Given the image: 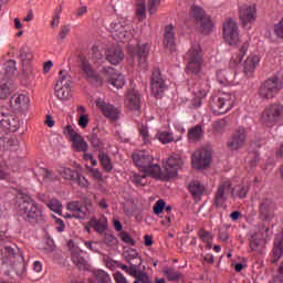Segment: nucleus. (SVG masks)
Wrapping results in <instances>:
<instances>
[{
	"label": "nucleus",
	"mask_w": 283,
	"mask_h": 283,
	"mask_svg": "<svg viewBox=\"0 0 283 283\" xmlns=\"http://www.w3.org/2000/svg\"><path fill=\"white\" fill-rule=\"evenodd\" d=\"M260 65V56L250 55L243 63V72L247 76H251L255 72V67Z\"/></svg>",
	"instance_id": "29"
},
{
	"label": "nucleus",
	"mask_w": 283,
	"mask_h": 283,
	"mask_svg": "<svg viewBox=\"0 0 283 283\" xmlns=\"http://www.w3.org/2000/svg\"><path fill=\"white\" fill-rule=\"evenodd\" d=\"M133 163L143 174H148L151 178L160 179L163 177L160 165L154 164V156L145 150L134 153Z\"/></svg>",
	"instance_id": "1"
},
{
	"label": "nucleus",
	"mask_w": 283,
	"mask_h": 283,
	"mask_svg": "<svg viewBox=\"0 0 283 283\" xmlns=\"http://www.w3.org/2000/svg\"><path fill=\"white\" fill-rule=\"evenodd\" d=\"M161 0H148V12L149 14H156L158 8H160Z\"/></svg>",
	"instance_id": "55"
},
{
	"label": "nucleus",
	"mask_w": 283,
	"mask_h": 283,
	"mask_svg": "<svg viewBox=\"0 0 283 283\" xmlns=\"http://www.w3.org/2000/svg\"><path fill=\"white\" fill-rule=\"evenodd\" d=\"M103 74L106 76L109 85H113V87L120 90L125 85V76L120 73H116V70H114V67H104Z\"/></svg>",
	"instance_id": "17"
},
{
	"label": "nucleus",
	"mask_w": 283,
	"mask_h": 283,
	"mask_svg": "<svg viewBox=\"0 0 283 283\" xmlns=\"http://www.w3.org/2000/svg\"><path fill=\"white\" fill-rule=\"evenodd\" d=\"M234 191L235 190L233 189V187H231L230 181L221 184L216 192L214 207H222V205L227 202V197H224V193H234Z\"/></svg>",
	"instance_id": "21"
},
{
	"label": "nucleus",
	"mask_w": 283,
	"mask_h": 283,
	"mask_svg": "<svg viewBox=\"0 0 283 283\" xmlns=\"http://www.w3.org/2000/svg\"><path fill=\"white\" fill-rule=\"evenodd\" d=\"M98 160L104 171H106V174H112V170L114 169V165L112 164V158H109V155H107L105 151H99Z\"/></svg>",
	"instance_id": "35"
},
{
	"label": "nucleus",
	"mask_w": 283,
	"mask_h": 283,
	"mask_svg": "<svg viewBox=\"0 0 283 283\" xmlns=\"http://www.w3.org/2000/svg\"><path fill=\"white\" fill-rule=\"evenodd\" d=\"M229 125V118H221L216 120L212 124V134L216 138H218V136H222V134H224V129H227V126Z\"/></svg>",
	"instance_id": "32"
},
{
	"label": "nucleus",
	"mask_w": 283,
	"mask_h": 283,
	"mask_svg": "<svg viewBox=\"0 0 283 283\" xmlns=\"http://www.w3.org/2000/svg\"><path fill=\"white\" fill-rule=\"evenodd\" d=\"M48 207L54 213H59V216H61V212L63 211L62 210L63 205H61L60 201L56 199H51L50 202L48 203Z\"/></svg>",
	"instance_id": "50"
},
{
	"label": "nucleus",
	"mask_w": 283,
	"mask_h": 283,
	"mask_svg": "<svg viewBox=\"0 0 283 283\" xmlns=\"http://www.w3.org/2000/svg\"><path fill=\"white\" fill-rule=\"evenodd\" d=\"M158 139L163 145H169V143H174V134L169 132H163L159 134Z\"/></svg>",
	"instance_id": "52"
},
{
	"label": "nucleus",
	"mask_w": 283,
	"mask_h": 283,
	"mask_svg": "<svg viewBox=\"0 0 283 283\" xmlns=\"http://www.w3.org/2000/svg\"><path fill=\"white\" fill-rule=\"evenodd\" d=\"M211 165V157L207 154L200 153L198 156L192 158V167L195 169H207Z\"/></svg>",
	"instance_id": "30"
},
{
	"label": "nucleus",
	"mask_w": 283,
	"mask_h": 283,
	"mask_svg": "<svg viewBox=\"0 0 283 283\" xmlns=\"http://www.w3.org/2000/svg\"><path fill=\"white\" fill-rule=\"evenodd\" d=\"M73 182H76V185H78V187H81L82 189H87V187H90V180L83 177V175H81L80 172H77V176L75 177V179H73Z\"/></svg>",
	"instance_id": "51"
},
{
	"label": "nucleus",
	"mask_w": 283,
	"mask_h": 283,
	"mask_svg": "<svg viewBox=\"0 0 283 283\" xmlns=\"http://www.w3.org/2000/svg\"><path fill=\"white\" fill-rule=\"evenodd\" d=\"M88 143L95 149V151H102L103 150V140L98 138V128H93L92 134L87 136Z\"/></svg>",
	"instance_id": "33"
},
{
	"label": "nucleus",
	"mask_w": 283,
	"mask_h": 283,
	"mask_svg": "<svg viewBox=\"0 0 283 283\" xmlns=\"http://www.w3.org/2000/svg\"><path fill=\"white\" fill-rule=\"evenodd\" d=\"M55 94L60 101L72 98V76L67 71H60V78L55 84Z\"/></svg>",
	"instance_id": "7"
},
{
	"label": "nucleus",
	"mask_w": 283,
	"mask_h": 283,
	"mask_svg": "<svg viewBox=\"0 0 283 283\" xmlns=\"http://www.w3.org/2000/svg\"><path fill=\"white\" fill-rule=\"evenodd\" d=\"M147 176H149L147 172H144L143 175L134 174L130 177V180L134 185H137V187H145V185H147V181H145Z\"/></svg>",
	"instance_id": "45"
},
{
	"label": "nucleus",
	"mask_w": 283,
	"mask_h": 283,
	"mask_svg": "<svg viewBox=\"0 0 283 283\" xmlns=\"http://www.w3.org/2000/svg\"><path fill=\"white\" fill-rule=\"evenodd\" d=\"M38 207H39V203H36V200H34L32 197L28 195H23L18 206V209H19L20 216H22L24 220L25 216H29V213H31L32 210Z\"/></svg>",
	"instance_id": "20"
},
{
	"label": "nucleus",
	"mask_w": 283,
	"mask_h": 283,
	"mask_svg": "<svg viewBox=\"0 0 283 283\" xmlns=\"http://www.w3.org/2000/svg\"><path fill=\"white\" fill-rule=\"evenodd\" d=\"M259 218L263 222H271L275 218V202L271 198H263L259 202Z\"/></svg>",
	"instance_id": "16"
},
{
	"label": "nucleus",
	"mask_w": 283,
	"mask_h": 283,
	"mask_svg": "<svg viewBox=\"0 0 283 283\" xmlns=\"http://www.w3.org/2000/svg\"><path fill=\"white\" fill-rule=\"evenodd\" d=\"M223 39L228 45H238L240 33L238 32V23L233 19H228L223 23Z\"/></svg>",
	"instance_id": "13"
},
{
	"label": "nucleus",
	"mask_w": 283,
	"mask_h": 283,
	"mask_svg": "<svg viewBox=\"0 0 283 283\" xmlns=\"http://www.w3.org/2000/svg\"><path fill=\"white\" fill-rule=\"evenodd\" d=\"M76 170H73L71 168H63L60 174L62 176V178H64V180H73L75 179V177L77 176Z\"/></svg>",
	"instance_id": "47"
},
{
	"label": "nucleus",
	"mask_w": 283,
	"mask_h": 283,
	"mask_svg": "<svg viewBox=\"0 0 283 283\" xmlns=\"http://www.w3.org/2000/svg\"><path fill=\"white\" fill-rule=\"evenodd\" d=\"M163 273L165 276H167L168 282H178L180 277H182V274L179 272H176L174 268L165 266L163 269Z\"/></svg>",
	"instance_id": "40"
},
{
	"label": "nucleus",
	"mask_w": 283,
	"mask_h": 283,
	"mask_svg": "<svg viewBox=\"0 0 283 283\" xmlns=\"http://www.w3.org/2000/svg\"><path fill=\"white\" fill-rule=\"evenodd\" d=\"M165 205H167V202H165V200L163 199L156 201L153 208L155 216H160V213H163V211L165 210Z\"/></svg>",
	"instance_id": "56"
},
{
	"label": "nucleus",
	"mask_w": 283,
	"mask_h": 283,
	"mask_svg": "<svg viewBox=\"0 0 283 283\" xmlns=\"http://www.w3.org/2000/svg\"><path fill=\"white\" fill-rule=\"evenodd\" d=\"M233 95L223 93L219 97L212 98L211 107L216 114H227L233 107Z\"/></svg>",
	"instance_id": "10"
},
{
	"label": "nucleus",
	"mask_w": 283,
	"mask_h": 283,
	"mask_svg": "<svg viewBox=\"0 0 283 283\" xmlns=\"http://www.w3.org/2000/svg\"><path fill=\"white\" fill-rule=\"evenodd\" d=\"M150 90L155 98H161L165 94V90H167V84L165 83V78H163L160 69H155L153 71L150 78Z\"/></svg>",
	"instance_id": "12"
},
{
	"label": "nucleus",
	"mask_w": 283,
	"mask_h": 283,
	"mask_svg": "<svg viewBox=\"0 0 283 283\" xmlns=\"http://www.w3.org/2000/svg\"><path fill=\"white\" fill-rule=\"evenodd\" d=\"M127 107L133 112L134 116H140V106L143 104V97L140 96V92L136 90L129 91L127 94Z\"/></svg>",
	"instance_id": "19"
},
{
	"label": "nucleus",
	"mask_w": 283,
	"mask_h": 283,
	"mask_svg": "<svg viewBox=\"0 0 283 283\" xmlns=\"http://www.w3.org/2000/svg\"><path fill=\"white\" fill-rule=\"evenodd\" d=\"M90 227L96 231V233H105L107 231V218L103 217L99 219L92 218L88 221Z\"/></svg>",
	"instance_id": "31"
},
{
	"label": "nucleus",
	"mask_w": 283,
	"mask_h": 283,
	"mask_svg": "<svg viewBox=\"0 0 283 283\" xmlns=\"http://www.w3.org/2000/svg\"><path fill=\"white\" fill-rule=\"evenodd\" d=\"M199 237L203 242H207L208 240H213V235L207 230H200Z\"/></svg>",
	"instance_id": "64"
},
{
	"label": "nucleus",
	"mask_w": 283,
	"mask_h": 283,
	"mask_svg": "<svg viewBox=\"0 0 283 283\" xmlns=\"http://www.w3.org/2000/svg\"><path fill=\"white\" fill-rule=\"evenodd\" d=\"M283 118V105L273 103L268 105L261 115V124L264 127H275Z\"/></svg>",
	"instance_id": "5"
},
{
	"label": "nucleus",
	"mask_w": 283,
	"mask_h": 283,
	"mask_svg": "<svg viewBox=\"0 0 283 283\" xmlns=\"http://www.w3.org/2000/svg\"><path fill=\"white\" fill-rule=\"evenodd\" d=\"M164 45L170 52H176V33L174 32V24H169L164 29Z\"/></svg>",
	"instance_id": "23"
},
{
	"label": "nucleus",
	"mask_w": 283,
	"mask_h": 283,
	"mask_svg": "<svg viewBox=\"0 0 283 283\" xmlns=\"http://www.w3.org/2000/svg\"><path fill=\"white\" fill-rule=\"evenodd\" d=\"M96 282L98 283H112V277L109 276V274H107V272L103 271V270H97L94 272Z\"/></svg>",
	"instance_id": "46"
},
{
	"label": "nucleus",
	"mask_w": 283,
	"mask_h": 283,
	"mask_svg": "<svg viewBox=\"0 0 283 283\" xmlns=\"http://www.w3.org/2000/svg\"><path fill=\"white\" fill-rule=\"evenodd\" d=\"M77 123H78L80 127H82V129H85V127H87V125H90V115H87V114L80 115Z\"/></svg>",
	"instance_id": "61"
},
{
	"label": "nucleus",
	"mask_w": 283,
	"mask_h": 283,
	"mask_svg": "<svg viewBox=\"0 0 283 283\" xmlns=\"http://www.w3.org/2000/svg\"><path fill=\"white\" fill-rule=\"evenodd\" d=\"M248 193H249V186H244V185L238 186V189H237L238 198L242 200L247 198Z\"/></svg>",
	"instance_id": "59"
},
{
	"label": "nucleus",
	"mask_w": 283,
	"mask_h": 283,
	"mask_svg": "<svg viewBox=\"0 0 283 283\" xmlns=\"http://www.w3.org/2000/svg\"><path fill=\"white\" fill-rule=\"evenodd\" d=\"M185 161L182 157L178 154H172L166 161L164 180H169V178H176L178 176V169H182Z\"/></svg>",
	"instance_id": "15"
},
{
	"label": "nucleus",
	"mask_w": 283,
	"mask_h": 283,
	"mask_svg": "<svg viewBox=\"0 0 283 283\" xmlns=\"http://www.w3.org/2000/svg\"><path fill=\"white\" fill-rule=\"evenodd\" d=\"M126 260L128 264H132L134 260H136V264H143V259L140 258V255H138V252L136 250L128 251Z\"/></svg>",
	"instance_id": "49"
},
{
	"label": "nucleus",
	"mask_w": 283,
	"mask_h": 283,
	"mask_svg": "<svg viewBox=\"0 0 283 283\" xmlns=\"http://www.w3.org/2000/svg\"><path fill=\"white\" fill-rule=\"evenodd\" d=\"M81 70L84 74V78L93 85V87H103V77L92 66L90 61L86 59L81 60Z\"/></svg>",
	"instance_id": "8"
},
{
	"label": "nucleus",
	"mask_w": 283,
	"mask_h": 283,
	"mask_svg": "<svg viewBox=\"0 0 283 283\" xmlns=\"http://www.w3.org/2000/svg\"><path fill=\"white\" fill-rule=\"evenodd\" d=\"M69 211H72L73 218L76 220H85L87 218V206L81 203V201H71L67 203Z\"/></svg>",
	"instance_id": "22"
},
{
	"label": "nucleus",
	"mask_w": 283,
	"mask_h": 283,
	"mask_svg": "<svg viewBox=\"0 0 283 283\" xmlns=\"http://www.w3.org/2000/svg\"><path fill=\"white\" fill-rule=\"evenodd\" d=\"M24 221L32 224V227H36V224H45V216H43V210H41V208L38 206L31 210L29 216L24 217Z\"/></svg>",
	"instance_id": "24"
},
{
	"label": "nucleus",
	"mask_w": 283,
	"mask_h": 283,
	"mask_svg": "<svg viewBox=\"0 0 283 283\" xmlns=\"http://www.w3.org/2000/svg\"><path fill=\"white\" fill-rule=\"evenodd\" d=\"M186 60L188 61L185 69L186 74L202 78V76H205V73L202 72V50L199 44H195L188 50Z\"/></svg>",
	"instance_id": "2"
},
{
	"label": "nucleus",
	"mask_w": 283,
	"mask_h": 283,
	"mask_svg": "<svg viewBox=\"0 0 283 283\" xmlns=\"http://www.w3.org/2000/svg\"><path fill=\"white\" fill-rule=\"evenodd\" d=\"M258 17V9L255 4L249 6L245 9L240 11V20L242 21L243 25L247 23H253Z\"/></svg>",
	"instance_id": "27"
},
{
	"label": "nucleus",
	"mask_w": 283,
	"mask_h": 283,
	"mask_svg": "<svg viewBox=\"0 0 283 283\" xmlns=\"http://www.w3.org/2000/svg\"><path fill=\"white\" fill-rule=\"evenodd\" d=\"M104 242L106 243V247H116L118 244V239H116L114 234L105 232Z\"/></svg>",
	"instance_id": "54"
},
{
	"label": "nucleus",
	"mask_w": 283,
	"mask_h": 283,
	"mask_svg": "<svg viewBox=\"0 0 283 283\" xmlns=\"http://www.w3.org/2000/svg\"><path fill=\"white\" fill-rule=\"evenodd\" d=\"M136 17L138 21H144V19H147V4H145V2L137 3Z\"/></svg>",
	"instance_id": "44"
},
{
	"label": "nucleus",
	"mask_w": 283,
	"mask_h": 283,
	"mask_svg": "<svg viewBox=\"0 0 283 283\" xmlns=\"http://www.w3.org/2000/svg\"><path fill=\"white\" fill-rule=\"evenodd\" d=\"M133 283H154V282H151L149 274L143 273V274H139L138 276H135V281Z\"/></svg>",
	"instance_id": "60"
},
{
	"label": "nucleus",
	"mask_w": 283,
	"mask_h": 283,
	"mask_svg": "<svg viewBox=\"0 0 283 283\" xmlns=\"http://www.w3.org/2000/svg\"><path fill=\"white\" fill-rule=\"evenodd\" d=\"M95 105L98 109H101L103 116H105V118H108L109 120H118L119 116V112L118 108H116V106L106 103L105 101L97 98L95 102Z\"/></svg>",
	"instance_id": "18"
},
{
	"label": "nucleus",
	"mask_w": 283,
	"mask_h": 283,
	"mask_svg": "<svg viewBox=\"0 0 283 283\" xmlns=\"http://www.w3.org/2000/svg\"><path fill=\"white\" fill-rule=\"evenodd\" d=\"M205 134L201 125H196L195 127L188 129V139L189 140H200Z\"/></svg>",
	"instance_id": "41"
},
{
	"label": "nucleus",
	"mask_w": 283,
	"mask_h": 283,
	"mask_svg": "<svg viewBox=\"0 0 283 283\" xmlns=\"http://www.w3.org/2000/svg\"><path fill=\"white\" fill-rule=\"evenodd\" d=\"M2 74L7 78H12L17 74V61L9 60L3 64Z\"/></svg>",
	"instance_id": "38"
},
{
	"label": "nucleus",
	"mask_w": 283,
	"mask_h": 283,
	"mask_svg": "<svg viewBox=\"0 0 283 283\" xmlns=\"http://www.w3.org/2000/svg\"><path fill=\"white\" fill-rule=\"evenodd\" d=\"M205 96H207V91L205 90L199 91V96H195L191 99V107H193L195 109H198V107L202 105V98H205Z\"/></svg>",
	"instance_id": "48"
},
{
	"label": "nucleus",
	"mask_w": 283,
	"mask_h": 283,
	"mask_svg": "<svg viewBox=\"0 0 283 283\" xmlns=\"http://www.w3.org/2000/svg\"><path fill=\"white\" fill-rule=\"evenodd\" d=\"M111 32L114 39H117L122 43H127L134 39V33H132V25L123 24L120 22H113L111 24Z\"/></svg>",
	"instance_id": "11"
},
{
	"label": "nucleus",
	"mask_w": 283,
	"mask_h": 283,
	"mask_svg": "<svg viewBox=\"0 0 283 283\" xmlns=\"http://www.w3.org/2000/svg\"><path fill=\"white\" fill-rule=\"evenodd\" d=\"M247 52H249V42H244L240 50L239 53L237 55H233L231 61H233V63H235V65H238L242 59H244V56H247Z\"/></svg>",
	"instance_id": "43"
},
{
	"label": "nucleus",
	"mask_w": 283,
	"mask_h": 283,
	"mask_svg": "<svg viewBox=\"0 0 283 283\" xmlns=\"http://www.w3.org/2000/svg\"><path fill=\"white\" fill-rule=\"evenodd\" d=\"M11 105L17 112H27L30 107V97L25 94L15 95L11 99Z\"/></svg>",
	"instance_id": "25"
},
{
	"label": "nucleus",
	"mask_w": 283,
	"mask_h": 283,
	"mask_svg": "<svg viewBox=\"0 0 283 283\" xmlns=\"http://www.w3.org/2000/svg\"><path fill=\"white\" fill-rule=\"evenodd\" d=\"M44 251L52 253L54 251V240L52 238H46L44 240Z\"/></svg>",
	"instance_id": "62"
},
{
	"label": "nucleus",
	"mask_w": 283,
	"mask_h": 283,
	"mask_svg": "<svg viewBox=\"0 0 283 283\" xmlns=\"http://www.w3.org/2000/svg\"><path fill=\"white\" fill-rule=\"evenodd\" d=\"M64 135L69 136L74 151L85 153V151H87V149H90V145L87 144V142H85V139L83 138V136L81 134H78V133H76V130H74L72 125H66L64 127Z\"/></svg>",
	"instance_id": "9"
},
{
	"label": "nucleus",
	"mask_w": 283,
	"mask_h": 283,
	"mask_svg": "<svg viewBox=\"0 0 283 283\" xmlns=\"http://www.w3.org/2000/svg\"><path fill=\"white\" fill-rule=\"evenodd\" d=\"M149 50L150 48L148 43L128 46V54L133 60V63H137L140 70H146L149 65L147 62V59H149Z\"/></svg>",
	"instance_id": "6"
},
{
	"label": "nucleus",
	"mask_w": 283,
	"mask_h": 283,
	"mask_svg": "<svg viewBox=\"0 0 283 283\" xmlns=\"http://www.w3.org/2000/svg\"><path fill=\"white\" fill-rule=\"evenodd\" d=\"M124 59H125V53L120 48L113 46L106 51V60L112 65H118V63H120Z\"/></svg>",
	"instance_id": "26"
},
{
	"label": "nucleus",
	"mask_w": 283,
	"mask_h": 283,
	"mask_svg": "<svg viewBox=\"0 0 283 283\" xmlns=\"http://www.w3.org/2000/svg\"><path fill=\"white\" fill-rule=\"evenodd\" d=\"M19 59L21 60V63L23 67L25 66V63H30L32 59H34V54L32 53V49L24 44L20 50H19Z\"/></svg>",
	"instance_id": "36"
},
{
	"label": "nucleus",
	"mask_w": 283,
	"mask_h": 283,
	"mask_svg": "<svg viewBox=\"0 0 283 283\" xmlns=\"http://www.w3.org/2000/svg\"><path fill=\"white\" fill-rule=\"evenodd\" d=\"M12 92H14V86H13L12 82L8 81V82L0 83V98L1 99L8 98V96H10L12 94Z\"/></svg>",
	"instance_id": "39"
},
{
	"label": "nucleus",
	"mask_w": 283,
	"mask_h": 283,
	"mask_svg": "<svg viewBox=\"0 0 283 283\" xmlns=\"http://www.w3.org/2000/svg\"><path fill=\"white\" fill-rule=\"evenodd\" d=\"M244 145H247V128L239 127L234 129L230 136L227 147L230 149V151H238L239 149H242Z\"/></svg>",
	"instance_id": "14"
},
{
	"label": "nucleus",
	"mask_w": 283,
	"mask_h": 283,
	"mask_svg": "<svg viewBox=\"0 0 283 283\" xmlns=\"http://www.w3.org/2000/svg\"><path fill=\"white\" fill-rule=\"evenodd\" d=\"M191 14L192 19L196 21L199 34L209 36V34L213 32V20H211V15L207 14V11L198 6L191 7Z\"/></svg>",
	"instance_id": "3"
},
{
	"label": "nucleus",
	"mask_w": 283,
	"mask_h": 283,
	"mask_svg": "<svg viewBox=\"0 0 283 283\" xmlns=\"http://www.w3.org/2000/svg\"><path fill=\"white\" fill-rule=\"evenodd\" d=\"M118 237L120 238L122 241L125 242V244H130V247H136V240H134L132 238V235H129V233L127 232H120L118 234Z\"/></svg>",
	"instance_id": "58"
},
{
	"label": "nucleus",
	"mask_w": 283,
	"mask_h": 283,
	"mask_svg": "<svg viewBox=\"0 0 283 283\" xmlns=\"http://www.w3.org/2000/svg\"><path fill=\"white\" fill-rule=\"evenodd\" d=\"M283 90V81L277 76L273 75L266 78L259 87V96L262 101H271L280 94Z\"/></svg>",
	"instance_id": "4"
},
{
	"label": "nucleus",
	"mask_w": 283,
	"mask_h": 283,
	"mask_svg": "<svg viewBox=\"0 0 283 283\" xmlns=\"http://www.w3.org/2000/svg\"><path fill=\"white\" fill-rule=\"evenodd\" d=\"M2 129L6 132L14 133L19 129V119L14 118L12 115H9L4 122H2Z\"/></svg>",
	"instance_id": "37"
},
{
	"label": "nucleus",
	"mask_w": 283,
	"mask_h": 283,
	"mask_svg": "<svg viewBox=\"0 0 283 283\" xmlns=\"http://www.w3.org/2000/svg\"><path fill=\"white\" fill-rule=\"evenodd\" d=\"M263 247L264 240L262 239L252 238V240L250 241V249H252L253 251H262Z\"/></svg>",
	"instance_id": "53"
},
{
	"label": "nucleus",
	"mask_w": 283,
	"mask_h": 283,
	"mask_svg": "<svg viewBox=\"0 0 283 283\" xmlns=\"http://www.w3.org/2000/svg\"><path fill=\"white\" fill-rule=\"evenodd\" d=\"M2 253H4V255H9V258H14L17 255V251L10 245L3 247Z\"/></svg>",
	"instance_id": "63"
},
{
	"label": "nucleus",
	"mask_w": 283,
	"mask_h": 283,
	"mask_svg": "<svg viewBox=\"0 0 283 283\" xmlns=\"http://www.w3.org/2000/svg\"><path fill=\"white\" fill-rule=\"evenodd\" d=\"M188 191L191 193L192 198H200L205 195V186L200 181H190L188 185Z\"/></svg>",
	"instance_id": "34"
},
{
	"label": "nucleus",
	"mask_w": 283,
	"mask_h": 283,
	"mask_svg": "<svg viewBox=\"0 0 283 283\" xmlns=\"http://www.w3.org/2000/svg\"><path fill=\"white\" fill-rule=\"evenodd\" d=\"M140 264L142 263L130 262L127 272L128 275H132V277H138V275H143V273H147L145 272V266L140 269Z\"/></svg>",
	"instance_id": "42"
},
{
	"label": "nucleus",
	"mask_w": 283,
	"mask_h": 283,
	"mask_svg": "<svg viewBox=\"0 0 283 283\" xmlns=\"http://www.w3.org/2000/svg\"><path fill=\"white\" fill-rule=\"evenodd\" d=\"M82 253L83 251H73L71 253V260L78 271H90V262L83 258Z\"/></svg>",
	"instance_id": "28"
},
{
	"label": "nucleus",
	"mask_w": 283,
	"mask_h": 283,
	"mask_svg": "<svg viewBox=\"0 0 283 283\" xmlns=\"http://www.w3.org/2000/svg\"><path fill=\"white\" fill-rule=\"evenodd\" d=\"M135 123H137L139 135L144 138V140H147L149 138V130L147 126H145L143 123L135 119Z\"/></svg>",
	"instance_id": "57"
}]
</instances>
